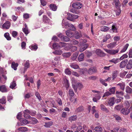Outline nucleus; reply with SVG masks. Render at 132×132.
Returning a JSON list of instances; mask_svg holds the SVG:
<instances>
[{
  "instance_id": "obj_1",
  "label": "nucleus",
  "mask_w": 132,
  "mask_h": 132,
  "mask_svg": "<svg viewBox=\"0 0 132 132\" xmlns=\"http://www.w3.org/2000/svg\"><path fill=\"white\" fill-rule=\"evenodd\" d=\"M67 15L68 16L67 19L68 20L72 21H73L75 19H77L79 17L77 15L69 13L67 14L65 13H64V14H63V16H64L65 17V16H67Z\"/></svg>"
},
{
  "instance_id": "obj_2",
  "label": "nucleus",
  "mask_w": 132,
  "mask_h": 132,
  "mask_svg": "<svg viewBox=\"0 0 132 132\" xmlns=\"http://www.w3.org/2000/svg\"><path fill=\"white\" fill-rule=\"evenodd\" d=\"M92 92L94 93H96L94 94V97L93 98V100L94 102H97L101 98V96H100L101 94V92L96 90H92Z\"/></svg>"
},
{
  "instance_id": "obj_3",
  "label": "nucleus",
  "mask_w": 132,
  "mask_h": 132,
  "mask_svg": "<svg viewBox=\"0 0 132 132\" xmlns=\"http://www.w3.org/2000/svg\"><path fill=\"white\" fill-rule=\"evenodd\" d=\"M125 104L126 105V108H123L121 110V112L124 115H126L130 112L129 109H128L130 106V105L128 101L125 102Z\"/></svg>"
},
{
  "instance_id": "obj_4",
  "label": "nucleus",
  "mask_w": 132,
  "mask_h": 132,
  "mask_svg": "<svg viewBox=\"0 0 132 132\" xmlns=\"http://www.w3.org/2000/svg\"><path fill=\"white\" fill-rule=\"evenodd\" d=\"M3 22H0V27L3 29H7L10 28L11 26V23L9 21H6L4 24Z\"/></svg>"
},
{
  "instance_id": "obj_5",
  "label": "nucleus",
  "mask_w": 132,
  "mask_h": 132,
  "mask_svg": "<svg viewBox=\"0 0 132 132\" xmlns=\"http://www.w3.org/2000/svg\"><path fill=\"white\" fill-rule=\"evenodd\" d=\"M123 94L122 91H120L119 92L117 91L116 92V96L117 98L116 99V102L117 103L120 102L121 101V96Z\"/></svg>"
},
{
  "instance_id": "obj_6",
  "label": "nucleus",
  "mask_w": 132,
  "mask_h": 132,
  "mask_svg": "<svg viewBox=\"0 0 132 132\" xmlns=\"http://www.w3.org/2000/svg\"><path fill=\"white\" fill-rule=\"evenodd\" d=\"M121 7L120 3L119 0H116V15H119L121 12V10L120 8Z\"/></svg>"
},
{
  "instance_id": "obj_7",
  "label": "nucleus",
  "mask_w": 132,
  "mask_h": 132,
  "mask_svg": "<svg viewBox=\"0 0 132 132\" xmlns=\"http://www.w3.org/2000/svg\"><path fill=\"white\" fill-rule=\"evenodd\" d=\"M58 37L60 38L63 41L67 42L69 41L70 39L66 36L63 35L61 34H60L58 35Z\"/></svg>"
},
{
  "instance_id": "obj_8",
  "label": "nucleus",
  "mask_w": 132,
  "mask_h": 132,
  "mask_svg": "<svg viewBox=\"0 0 132 132\" xmlns=\"http://www.w3.org/2000/svg\"><path fill=\"white\" fill-rule=\"evenodd\" d=\"M72 86L75 92H77V88H78L79 90H80L83 87L82 84L79 82L77 83L76 86L73 85H72Z\"/></svg>"
},
{
  "instance_id": "obj_9",
  "label": "nucleus",
  "mask_w": 132,
  "mask_h": 132,
  "mask_svg": "<svg viewBox=\"0 0 132 132\" xmlns=\"http://www.w3.org/2000/svg\"><path fill=\"white\" fill-rule=\"evenodd\" d=\"M82 6L81 4L78 2H76L73 3L72 5L73 7L76 9H80Z\"/></svg>"
},
{
  "instance_id": "obj_10",
  "label": "nucleus",
  "mask_w": 132,
  "mask_h": 132,
  "mask_svg": "<svg viewBox=\"0 0 132 132\" xmlns=\"http://www.w3.org/2000/svg\"><path fill=\"white\" fill-rule=\"evenodd\" d=\"M63 85L65 86L67 90H68L69 86V84L68 80L65 78H63Z\"/></svg>"
},
{
  "instance_id": "obj_11",
  "label": "nucleus",
  "mask_w": 132,
  "mask_h": 132,
  "mask_svg": "<svg viewBox=\"0 0 132 132\" xmlns=\"http://www.w3.org/2000/svg\"><path fill=\"white\" fill-rule=\"evenodd\" d=\"M128 61V60L127 59L122 60L120 64V67L121 68H124L126 66Z\"/></svg>"
},
{
  "instance_id": "obj_12",
  "label": "nucleus",
  "mask_w": 132,
  "mask_h": 132,
  "mask_svg": "<svg viewBox=\"0 0 132 132\" xmlns=\"http://www.w3.org/2000/svg\"><path fill=\"white\" fill-rule=\"evenodd\" d=\"M116 88H119L120 89L122 90H123L125 89V85L123 83H120L116 85Z\"/></svg>"
},
{
  "instance_id": "obj_13",
  "label": "nucleus",
  "mask_w": 132,
  "mask_h": 132,
  "mask_svg": "<svg viewBox=\"0 0 132 132\" xmlns=\"http://www.w3.org/2000/svg\"><path fill=\"white\" fill-rule=\"evenodd\" d=\"M65 25H66V28L68 27H69V28L71 30H74L76 28L72 24L69 23H65Z\"/></svg>"
},
{
  "instance_id": "obj_14",
  "label": "nucleus",
  "mask_w": 132,
  "mask_h": 132,
  "mask_svg": "<svg viewBox=\"0 0 132 132\" xmlns=\"http://www.w3.org/2000/svg\"><path fill=\"white\" fill-rule=\"evenodd\" d=\"M8 89L5 85L0 86V91L3 93L6 92L8 91Z\"/></svg>"
},
{
  "instance_id": "obj_15",
  "label": "nucleus",
  "mask_w": 132,
  "mask_h": 132,
  "mask_svg": "<svg viewBox=\"0 0 132 132\" xmlns=\"http://www.w3.org/2000/svg\"><path fill=\"white\" fill-rule=\"evenodd\" d=\"M24 113V118H28L30 117V116L29 115L30 111L28 110H25L23 112Z\"/></svg>"
},
{
  "instance_id": "obj_16",
  "label": "nucleus",
  "mask_w": 132,
  "mask_h": 132,
  "mask_svg": "<svg viewBox=\"0 0 132 132\" xmlns=\"http://www.w3.org/2000/svg\"><path fill=\"white\" fill-rule=\"evenodd\" d=\"M88 46V45L87 44H84L82 46L79 50V52H83L87 48Z\"/></svg>"
},
{
  "instance_id": "obj_17",
  "label": "nucleus",
  "mask_w": 132,
  "mask_h": 132,
  "mask_svg": "<svg viewBox=\"0 0 132 132\" xmlns=\"http://www.w3.org/2000/svg\"><path fill=\"white\" fill-rule=\"evenodd\" d=\"M74 36L75 38L77 39H79L80 37L82 36L81 32L79 33L77 31H75V33L74 34Z\"/></svg>"
},
{
  "instance_id": "obj_18",
  "label": "nucleus",
  "mask_w": 132,
  "mask_h": 132,
  "mask_svg": "<svg viewBox=\"0 0 132 132\" xmlns=\"http://www.w3.org/2000/svg\"><path fill=\"white\" fill-rule=\"evenodd\" d=\"M96 71L95 67H92L88 70V72L89 74H92L94 72H95Z\"/></svg>"
},
{
  "instance_id": "obj_19",
  "label": "nucleus",
  "mask_w": 132,
  "mask_h": 132,
  "mask_svg": "<svg viewBox=\"0 0 132 132\" xmlns=\"http://www.w3.org/2000/svg\"><path fill=\"white\" fill-rule=\"evenodd\" d=\"M115 98L114 97H113L110 99L108 102L109 105L111 106L113 105L114 104V100Z\"/></svg>"
},
{
  "instance_id": "obj_20",
  "label": "nucleus",
  "mask_w": 132,
  "mask_h": 132,
  "mask_svg": "<svg viewBox=\"0 0 132 132\" xmlns=\"http://www.w3.org/2000/svg\"><path fill=\"white\" fill-rule=\"evenodd\" d=\"M84 110V108L82 106H80L77 108L75 110L76 113H78L82 112Z\"/></svg>"
},
{
  "instance_id": "obj_21",
  "label": "nucleus",
  "mask_w": 132,
  "mask_h": 132,
  "mask_svg": "<svg viewBox=\"0 0 132 132\" xmlns=\"http://www.w3.org/2000/svg\"><path fill=\"white\" fill-rule=\"evenodd\" d=\"M126 68L128 69H130L132 68V60H130L129 61L127 65Z\"/></svg>"
},
{
  "instance_id": "obj_22",
  "label": "nucleus",
  "mask_w": 132,
  "mask_h": 132,
  "mask_svg": "<svg viewBox=\"0 0 132 132\" xmlns=\"http://www.w3.org/2000/svg\"><path fill=\"white\" fill-rule=\"evenodd\" d=\"M18 130L19 131L21 132H25L28 130V128L24 127H20L18 129Z\"/></svg>"
},
{
  "instance_id": "obj_23",
  "label": "nucleus",
  "mask_w": 132,
  "mask_h": 132,
  "mask_svg": "<svg viewBox=\"0 0 132 132\" xmlns=\"http://www.w3.org/2000/svg\"><path fill=\"white\" fill-rule=\"evenodd\" d=\"M94 130L96 132H102L103 131L102 127L100 126L96 127L94 128Z\"/></svg>"
},
{
  "instance_id": "obj_24",
  "label": "nucleus",
  "mask_w": 132,
  "mask_h": 132,
  "mask_svg": "<svg viewBox=\"0 0 132 132\" xmlns=\"http://www.w3.org/2000/svg\"><path fill=\"white\" fill-rule=\"evenodd\" d=\"M66 34L68 37H71L73 34V32L71 30H68L66 31Z\"/></svg>"
},
{
  "instance_id": "obj_25",
  "label": "nucleus",
  "mask_w": 132,
  "mask_h": 132,
  "mask_svg": "<svg viewBox=\"0 0 132 132\" xmlns=\"http://www.w3.org/2000/svg\"><path fill=\"white\" fill-rule=\"evenodd\" d=\"M18 65V64L17 63H15L14 62H13L12 63L11 67L14 70H16Z\"/></svg>"
},
{
  "instance_id": "obj_26",
  "label": "nucleus",
  "mask_w": 132,
  "mask_h": 132,
  "mask_svg": "<svg viewBox=\"0 0 132 132\" xmlns=\"http://www.w3.org/2000/svg\"><path fill=\"white\" fill-rule=\"evenodd\" d=\"M30 64L29 63V61L28 60L27 61L24 65V73L26 71L28 68H29V67Z\"/></svg>"
},
{
  "instance_id": "obj_27",
  "label": "nucleus",
  "mask_w": 132,
  "mask_h": 132,
  "mask_svg": "<svg viewBox=\"0 0 132 132\" xmlns=\"http://www.w3.org/2000/svg\"><path fill=\"white\" fill-rule=\"evenodd\" d=\"M20 122L23 126L26 125L29 123L28 121L24 119H20Z\"/></svg>"
},
{
  "instance_id": "obj_28",
  "label": "nucleus",
  "mask_w": 132,
  "mask_h": 132,
  "mask_svg": "<svg viewBox=\"0 0 132 132\" xmlns=\"http://www.w3.org/2000/svg\"><path fill=\"white\" fill-rule=\"evenodd\" d=\"M126 92L128 94H130L132 92V89L129 86H127L126 88Z\"/></svg>"
},
{
  "instance_id": "obj_29",
  "label": "nucleus",
  "mask_w": 132,
  "mask_h": 132,
  "mask_svg": "<svg viewBox=\"0 0 132 132\" xmlns=\"http://www.w3.org/2000/svg\"><path fill=\"white\" fill-rule=\"evenodd\" d=\"M104 50L108 53L110 54H116V51L113 50H108L104 49Z\"/></svg>"
},
{
  "instance_id": "obj_30",
  "label": "nucleus",
  "mask_w": 132,
  "mask_h": 132,
  "mask_svg": "<svg viewBox=\"0 0 132 132\" xmlns=\"http://www.w3.org/2000/svg\"><path fill=\"white\" fill-rule=\"evenodd\" d=\"M49 19L46 16L44 15L43 16V21L45 23H48L49 21Z\"/></svg>"
},
{
  "instance_id": "obj_31",
  "label": "nucleus",
  "mask_w": 132,
  "mask_h": 132,
  "mask_svg": "<svg viewBox=\"0 0 132 132\" xmlns=\"http://www.w3.org/2000/svg\"><path fill=\"white\" fill-rule=\"evenodd\" d=\"M84 55L83 53H81L79 55L78 57V60L80 61H82L84 60Z\"/></svg>"
},
{
  "instance_id": "obj_32",
  "label": "nucleus",
  "mask_w": 132,
  "mask_h": 132,
  "mask_svg": "<svg viewBox=\"0 0 132 132\" xmlns=\"http://www.w3.org/2000/svg\"><path fill=\"white\" fill-rule=\"evenodd\" d=\"M109 28L108 27L102 26L101 27V30L103 31H106L109 29Z\"/></svg>"
},
{
  "instance_id": "obj_33",
  "label": "nucleus",
  "mask_w": 132,
  "mask_h": 132,
  "mask_svg": "<svg viewBox=\"0 0 132 132\" xmlns=\"http://www.w3.org/2000/svg\"><path fill=\"white\" fill-rule=\"evenodd\" d=\"M77 118V117L76 116H73L69 117V120L71 122H72V121L76 120Z\"/></svg>"
},
{
  "instance_id": "obj_34",
  "label": "nucleus",
  "mask_w": 132,
  "mask_h": 132,
  "mask_svg": "<svg viewBox=\"0 0 132 132\" xmlns=\"http://www.w3.org/2000/svg\"><path fill=\"white\" fill-rule=\"evenodd\" d=\"M53 125V122L52 121L46 122L44 125V126L46 127H49Z\"/></svg>"
},
{
  "instance_id": "obj_35",
  "label": "nucleus",
  "mask_w": 132,
  "mask_h": 132,
  "mask_svg": "<svg viewBox=\"0 0 132 132\" xmlns=\"http://www.w3.org/2000/svg\"><path fill=\"white\" fill-rule=\"evenodd\" d=\"M50 7L51 9L53 11H55L57 9V7L54 4H50Z\"/></svg>"
},
{
  "instance_id": "obj_36",
  "label": "nucleus",
  "mask_w": 132,
  "mask_h": 132,
  "mask_svg": "<svg viewBox=\"0 0 132 132\" xmlns=\"http://www.w3.org/2000/svg\"><path fill=\"white\" fill-rule=\"evenodd\" d=\"M129 46L128 44H126V45L124 46L123 49L120 51V53H123L125 52L127 50Z\"/></svg>"
},
{
  "instance_id": "obj_37",
  "label": "nucleus",
  "mask_w": 132,
  "mask_h": 132,
  "mask_svg": "<svg viewBox=\"0 0 132 132\" xmlns=\"http://www.w3.org/2000/svg\"><path fill=\"white\" fill-rule=\"evenodd\" d=\"M60 46L59 44L56 43H54L53 45V48L54 49H57L60 48Z\"/></svg>"
},
{
  "instance_id": "obj_38",
  "label": "nucleus",
  "mask_w": 132,
  "mask_h": 132,
  "mask_svg": "<svg viewBox=\"0 0 132 132\" xmlns=\"http://www.w3.org/2000/svg\"><path fill=\"white\" fill-rule=\"evenodd\" d=\"M70 65L72 68L75 69H78L79 68L78 66L77 65L74 63L71 64Z\"/></svg>"
},
{
  "instance_id": "obj_39",
  "label": "nucleus",
  "mask_w": 132,
  "mask_h": 132,
  "mask_svg": "<svg viewBox=\"0 0 132 132\" xmlns=\"http://www.w3.org/2000/svg\"><path fill=\"white\" fill-rule=\"evenodd\" d=\"M16 86V82L14 81H13L11 82L10 87L12 89L14 88Z\"/></svg>"
},
{
  "instance_id": "obj_40",
  "label": "nucleus",
  "mask_w": 132,
  "mask_h": 132,
  "mask_svg": "<svg viewBox=\"0 0 132 132\" xmlns=\"http://www.w3.org/2000/svg\"><path fill=\"white\" fill-rule=\"evenodd\" d=\"M62 53V50H56L53 52V53L55 54L60 55Z\"/></svg>"
},
{
  "instance_id": "obj_41",
  "label": "nucleus",
  "mask_w": 132,
  "mask_h": 132,
  "mask_svg": "<svg viewBox=\"0 0 132 132\" xmlns=\"http://www.w3.org/2000/svg\"><path fill=\"white\" fill-rule=\"evenodd\" d=\"M100 82L103 85L105 86H106L108 85L107 83H105V82L106 81H105V79L104 80L101 79H100Z\"/></svg>"
},
{
  "instance_id": "obj_42",
  "label": "nucleus",
  "mask_w": 132,
  "mask_h": 132,
  "mask_svg": "<svg viewBox=\"0 0 132 132\" xmlns=\"http://www.w3.org/2000/svg\"><path fill=\"white\" fill-rule=\"evenodd\" d=\"M30 47L31 50L34 51L36 50L38 48V47L36 45H32Z\"/></svg>"
},
{
  "instance_id": "obj_43",
  "label": "nucleus",
  "mask_w": 132,
  "mask_h": 132,
  "mask_svg": "<svg viewBox=\"0 0 132 132\" xmlns=\"http://www.w3.org/2000/svg\"><path fill=\"white\" fill-rule=\"evenodd\" d=\"M4 36L7 40H9L11 39V37L10 36L9 34L8 33H5Z\"/></svg>"
},
{
  "instance_id": "obj_44",
  "label": "nucleus",
  "mask_w": 132,
  "mask_h": 132,
  "mask_svg": "<svg viewBox=\"0 0 132 132\" xmlns=\"http://www.w3.org/2000/svg\"><path fill=\"white\" fill-rule=\"evenodd\" d=\"M6 102L5 97L4 96L2 98L0 99V103L4 104H5Z\"/></svg>"
},
{
  "instance_id": "obj_45",
  "label": "nucleus",
  "mask_w": 132,
  "mask_h": 132,
  "mask_svg": "<svg viewBox=\"0 0 132 132\" xmlns=\"http://www.w3.org/2000/svg\"><path fill=\"white\" fill-rule=\"evenodd\" d=\"M71 55V53L70 52L65 53L62 54V55L63 56L66 57H69Z\"/></svg>"
},
{
  "instance_id": "obj_46",
  "label": "nucleus",
  "mask_w": 132,
  "mask_h": 132,
  "mask_svg": "<svg viewBox=\"0 0 132 132\" xmlns=\"http://www.w3.org/2000/svg\"><path fill=\"white\" fill-rule=\"evenodd\" d=\"M115 43H112L108 44V47L109 48H113L115 46Z\"/></svg>"
},
{
  "instance_id": "obj_47",
  "label": "nucleus",
  "mask_w": 132,
  "mask_h": 132,
  "mask_svg": "<svg viewBox=\"0 0 132 132\" xmlns=\"http://www.w3.org/2000/svg\"><path fill=\"white\" fill-rule=\"evenodd\" d=\"M109 91L112 94H114L115 91V87L110 88L109 90Z\"/></svg>"
},
{
  "instance_id": "obj_48",
  "label": "nucleus",
  "mask_w": 132,
  "mask_h": 132,
  "mask_svg": "<svg viewBox=\"0 0 132 132\" xmlns=\"http://www.w3.org/2000/svg\"><path fill=\"white\" fill-rule=\"evenodd\" d=\"M35 95L37 97V98L40 101L41 100L42 98L40 96V95L38 92H36L35 93Z\"/></svg>"
},
{
  "instance_id": "obj_49",
  "label": "nucleus",
  "mask_w": 132,
  "mask_h": 132,
  "mask_svg": "<svg viewBox=\"0 0 132 132\" xmlns=\"http://www.w3.org/2000/svg\"><path fill=\"white\" fill-rule=\"evenodd\" d=\"M69 94L70 96H73L74 94V92L72 89H70L69 91Z\"/></svg>"
},
{
  "instance_id": "obj_50",
  "label": "nucleus",
  "mask_w": 132,
  "mask_h": 132,
  "mask_svg": "<svg viewBox=\"0 0 132 132\" xmlns=\"http://www.w3.org/2000/svg\"><path fill=\"white\" fill-rule=\"evenodd\" d=\"M123 107V105L122 104L117 105L116 106V110H120V109Z\"/></svg>"
},
{
  "instance_id": "obj_51",
  "label": "nucleus",
  "mask_w": 132,
  "mask_h": 132,
  "mask_svg": "<svg viewBox=\"0 0 132 132\" xmlns=\"http://www.w3.org/2000/svg\"><path fill=\"white\" fill-rule=\"evenodd\" d=\"M128 56L126 54H125L123 55L122 56H121L119 58V59H118L119 60H122L125 58H127L128 57Z\"/></svg>"
},
{
  "instance_id": "obj_52",
  "label": "nucleus",
  "mask_w": 132,
  "mask_h": 132,
  "mask_svg": "<svg viewBox=\"0 0 132 132\" xmlns=\"http://www.w3.org/2000/svg\"><path fill=\"white\" fill-rule=\"evenodd\" d=\"M24 77H26L25 80H29L31 83L33 82V79L32 78H27V75L25 76Z\"/></svg>"
},
{
  "instance_id": "obj_53",
  "label": "nucleus",
  "mask_w": 132,
  "mask_h": 132,
  "mask_svg": "<svg viewBox=\"0 0 132 132\" xmlns=\"http://www.w3.org/2000/svg\"><path fill=\"white\" fill-rule=\"evenodd\" d=\"M111 95V93H110L109 92V91H107L104 93L103 96V97L105 96H108Z\"/></svg>"
},
{
  "instance_id": "obj_54",
  "label": "nucleus",
  "mask_w": 132,
  "mask_h": 132,
  "mask_svg": "<svg viewBox=\"0 0 132 132\" xmlns=\"http://www.w3.org/2000/svg\"><path fill=\"white\" fill-rule=\"evenodd\" d=\"M78 43V42L76 40L74 39L73 40L71 41V44H72L76 45Z\"/></svg>"
},
{
  "instance_id": "obj_55",
  "label": "nucleus",
  "mask_w": 132,
  "mask_h": 132,
  "mask_svg": "<svg viewBox=\"0 0 132 132\" xmlns=\"http://www.w3.org/2000/svg\"><path fill=\"white\" fill-rule=\"evenodd\" d=\"M22 30L23 31L26 35H27L29 33L28 28H23Z\"/></svg>"
},
{
  "instance_id": "obj_56",
  "label": "nucleus",
  "mask_w": 132,
  "mask_h": 132,
  "mask_svg": "<svg viewBox=\"0 0 132 132\" xmlns=\"http://www.w3.org/2000/svg\"><path fill=\"white\" fill-rule=\"evenodd\" d=\"M64 72L67 75H70L71 74V71L69 70V69H65Z\"/></svg>"
},
{
  "instance_id": "obj_57",
  "label": "nucleus",
  "mask_w": 132,
  "mask_h": 132,
  "mask_svg": "<svg viewBox=\"0 0 132 132\" xmlns=\"http://www.w3.org/2000/svg\"><path fill=\"white\" fill-rule=\"evenodd\" d=\"M77 49V47L75 46H72L71 48V51L72 52H73L76 51Z\"/></svg>"
},
{
  "instance_id": "obj_58",
  "label": "nucleus",
  "mask_w": 132,
  "mask_h": 132,
  "mask_svg": "<svg viewBox=\"0 0 132 132\" xmlns=\"http://www.w3.org/2000/svg\"><path fill=\"white\" fill-rule=\"evenodd\" d=\"M12 36L14 37H16L18 34V32L16 31H13L12 32Z\"/></svg>"
},
{
  "instance_id": "obj_59",
  "label": "nucleus",
  "mask_w": 132,
  "mask_h": 132,
  "mask_svg": "<svg viewBox=\"0 0 132 132\" xmlns=\"http://www.w3.org/2000/svg\"><path fill=\"white\" fill-rule=\"evenodd\" d=\"M116 120L119 122H121L122 120L121 118L118 115H116Z\"/></svg>"
},
{
  "instance_id": "obj_60",
  "label": "nucleus",
  "mask_w": 132,
  "mask_h": 132,
  "mask_svg": "<svg viewBox=\"0 0 132 132\" xmlns=\"http://www.w3.org/2000/svg\"><path fill=\"white\" fill-rule=\"evenodd\" d=\"M66 45V43L64 42H61L59 43V45H60V47H64Z\"/></svg>"
},
{
  "instance_id": "obj_61",
  "label": "nucleus",
  "mask_w": 132,
  "mask_h": 132,
  "mask_svg": "<svg viewBox=\"0 0 132 132\" xmlns=\"http://www.w3.org/2000/svg\"><path fill=\"white\" fill-rule=\"evenodd\" d=\"M101 109L103 111H106L107 110V109L105 106L101 104L100 105Z\"/></svg>"
},
{
  "instance_id": "obj_62",
  "label": "nucleus",
  "mask_w": 132,
  "mask_h": 132,
  "mask_svg": "<svg viewBox=\"0 0 132 132\" xmlns=\"http://www.w3.org/2000/svg\"><path fill=\"white\" fill-rule=\"evenodd\" d=\"M37 84V88L38 89H39L40 88V86L41 84V81L40 79H39L38 80Z\"/></svg>"
},
{
  "instance_id": "obj_63",
  "label": "nucleus",
  "mask_w": 132,
  "mask_h": 132,
  "mask_svg": "<svg viewBox=\"0 0 132 132\" xmlns=\"http://www.w3.org/2000/svg\"><path fill=\"white\" fill-rule=\"evenodd\" d=\"M32 123L34 124H35L36 123L38 122V121L37 119L34 118L32 119Z\"/></svg>"
},
{
  "instance_id": "obj_64",
  "label": "nucleus",
  "mask_w": 132,
  "mask_h": 132,
  "mask_svg": "<svg viewBox=\"0 0 132 132\" xmlns=\"http://www.w3.org/2000/svg\"><path fill=\"white\" fill-rule=\"evenodd\" d=\"M51 80L53 83H55L56 82V80H57V79L55 77H51Z\"/></svg>"
}]
</instances>
